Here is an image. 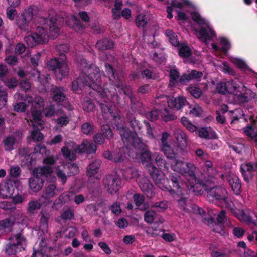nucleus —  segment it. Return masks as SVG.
Returning a JSON list of instances; mask_svg holds the SVG:
<instances>
[{"instance_id":"obj_1","label":"nucleus","mask_w":257,"mask_h":257,"mask_svg":"<svg viewBox=\"0 0 257 257\" xmlns=\"http://www.w3.org/2000/svg\"><path fill=\"white\" fill-rule=\"evenodd\" d=\"M173 8L178 9L176 10V19L181 25L188 20L189 13L191 14L192 20L199 26L198 28H196L195 25L193 27L194 34L206 45H208L209 41L216 37L212 25L208 19L200 15L196 7L189 0H172L171 6L167 7V18L169 19H172L173 17Z\"/></svg>"},{"instance_id":"obj_2","label":"nucleus","mask_w":257,"mask_h":257,"mask_svg":"<svg viewBox=\"0 0 257 257\" xmlns=\"http://www.w3.org/2000/svg\"><path fill=\"white\" fill-rule=\"evenodd\" d=\"M80 66L83 72L80 76L72 82V89L76 94H80L82 91H86L92 89L94 91L101 93L104 90L100 86L101 77L99 69H93L90 67L87 68V61L83 59L80 61Z\"/></svg>"},{"instance_id":"obj_3","label":"nucleus","mask_w":257,"mask_h":257,"mask_svg":"<svg viewBox=\"0 0 257 257\" xmlns=\"http://www.w3.org/2000/svg\"><path fill=\"white\" fill-rule=\"evenodd\" d=\"M85 66L87 68L90 67H92L93 69L96 68V67H95L94 65H93L91 63H90L88 61L87 65H85ZM105 67L106 72L109 75V80L110 82L111 85L112 87H108V85L106 84H103L102 86V79L104 80L106 78V77L103 75V72H102V75L101 76L100 71H99V73L101 77L100 86L103 89H104V90L101 93H100L98 91H96L97 93V94L102 95L105 94L107 95V92H111V90L114 88L116 91H118L119 95H125L127 96L131 95L132 93L131 88L128 86L123 85V76L122 74L121 73L114 72L111 65L108 63H105ZM97 68L99 69L98 67H97ZM99 71H100V70H99Z\"/></svg>"},{"instance_id":"obj_4","label":"nucleus","mask_w":257,"mask_h":257,"mask_svg":"<svg viewBox=\"0 0 257 257\" xmlns=\"http://www.w3.org/2000/svg\"><path fill=\"white\" fill-rule=\"evenodd\" d=\"M189 190L195 195H201L204 191L206 192L207 198L210 201L223 203L226 201L227 192L224 188L212 184L208 185L202 179H199L195 184L189 188Z\"/></svg>"},{"instance_id":"obj_5","label":"nucleus","mask_w":257,"mask_h":257,"mask_svg":"<svg viewBox=\"0 0 257 257\" xmlns=\"http://www.w3.org/2000/svg\"><path fill=\"white\" fill-rule=\"evenodd\" d=\"M101 100L99 102L102 112L104 114H108V117L111 120L112 124L119 131V134L122 139V133L130 134L131 131L124 126L125 118L120 115V112L116 108L114 102L111 99L114 97H100Z\"/></svg>"},{"instance_id":"obj_6","label":"nucleus","mask_w":257,"mask_h":257,"mask_svg":"<svg viewBox=\"0 0 257 257\" xmlns=\"http://www.w3.org/2000/svg\"><path fill=\"white\" fill-rule=\"evenodd\" d=\"M167 179L169 183H171L174 189H171L169 192L175 200L177 201L178 205L182 209H185L188 201V195L185 189H183V185L181 176L176 173L168 174Z\"/></svg>"},{"instance_id":"obj_7","label":"nucleus","mask_w":257,"mask_h":257,"mask_svg":"<svg viewBox=\"0 0 257 257\" xmlns=\"http://www.w3.org/2000/svg\"><path fill=\"white\" fill-rule=\"evenodd\" d=\"M172 169L176 172L180 174L187 175L189 177L188 179V184L187 185L188 189L191 188L192 186L199 180L195 174L196 166L191 163H187L182 161H180L176 159L172 160L171 162Z\"/></svg>"},{"instance_id":"obj_8","label":"nucleus","mask_w":257,"mask_h":257,"mask_svg":"<svg viewBox=\"0 0 257 257\" xmlns=\"http://www.w3.org/2000/svg\"><path fill=\"white\" fill-rule=\"evenodd\" d=\"M48 67L51 70H55L56 78L61 79L68 74V68L65 57L62 56L59 58H54L48 63Z\"/></svg>"},{"instance_id":"obj_9","label":"nucleus","mask_w":257,"mask_h":257,"mask_svg":"<svg viewBox=\"0 0 257 257\" xmlns=\"http://www.w3.org/2000/svg\"><path fill=\"white\" fill-rule=\"evenodd\" d=\"M47 31L43 26H38L35 32L25 38V41L30 47L38 44L45 43L48 41Z\"/></svg>"},{"instance_id":"obj_10","label":"nucleus","mask_w":257,"mask_h":257,"mask_svg":"<svg viewBox=\"0 0 257 257\" xmlns=\"http://www.w3.org/2000/svg\"><path fill=\"white\" fill-rule=\"evenodd\" d=\"M122 141L127 148L133 147L141 153L148 149V147L138 137L137 133L131 132L130 134L122 133Z\"/></svg>"},{"instance_id":"obj_11","label":"nucleus","mask_w":257,"mask_h":257,"mask_svg":"<svg viewBox=\"0 0 257 257\" xmlns=\"http://www.w3.org/2000/svg\"><path fill=\"white\" fill-rule=\"evenodd\" d=\"M102 182L108 192L111 194L117 192L121 185L120 178L118 176L112 174L106 175Z\"/></svg>"},{"instance_id":"obj_12","label":"nucleus","mask_w":257,"mask_h":257,"mask_svg":"<svg viewBox=\"0 0 257 257\" xmlns=\"http://www.w3.org/2000/svg\"><path fill=\"white\" fill-rule=\"evenodd\" d=\"M33 8L29 7L26 9L17 20L18 27L24 31H30L32 29L31 21L33 19Z\"/></svg>"},{"instance_id":"obj_13","label":"nucleus","mask_w":257,"mask_h":257,"mask_svg":"<svg viewBox=\"0 0 257 257\" xmlns=\"http://www.w3.org/2000/svg\"><path fill=\"white\" fill-rule=\"evenodd\" d=\"M11 242L7 245L6 252L9 255H15L18 252V246L26 244V238L22 235L21 233H18L10 238Z\"/></svg>"},{"instance_id":"obj_14","label":"nucleus","mask_w":257,"mask_h":257,"mask_svg":"<svg viewBox=\"0 0 257 257\" xmlns=\"http://www.w3.org/2000/svg\"><path fill=\"white\" fill-rule=\"evenodd\" d=\"M158 29L159 25L156 23H153L148 25L144 30L143 37L145 41L154 47L157 45L155 40V36L157 35Z\"/></svg>"},{"instance_id":"obj_15","label":"nucleus","mask_w":257,"mask_h":257,"mask_svg":"<svg viewBox=\"0 0 257 257\" xmlns=\"http://www.w3.org/2000/svg\"><path fill=\"white\" fill-rule=\"evenodd\" d=\"M240 170L245 181L248 182L253 177V172L257 170V162L242 164Z\"/></svg>"},{"instance_id":"obj_16","label":"nucleus","mask_w":257,"mask_h":257,"mask_svg":"<svg viewBox=\"0 0 257 257\" xmlns=\"http://www.w3.org/2000/svg\"><path fill=\"white\" fill-rule=\"evenodd\" d=\"M41 85L39 87V90L41 92L48 91L51 90L52 94L53 96H65V90L62 87H55L50 85L49 83L48 77H47L44 82H40Z\"/></svg>"},{"instance_id":"obj_17","label":"nucleus","mask_w":257,"mask_h":257,"mask_svg":"<svg viewBox=\"0 0 257 257\" xmlns=\"http://www.w3.org/2000/svg\"><path fill=\"white\" fill-rule=\"evenodd\" d=\"M218 45L215 43H212L211 46L213 52L216 55H220V52H224L226 54L227 51L230 48V43L228 39L224 37H220L218 38Z\"/></svg>"},{"instance_id":"obj_18","label":"nucleus","mask_w":257,"mask_h":257,"mask_svg":"<svg viewBox=\"0 0 257 257\" xmlns=\"http://www.w3.org/2000/svg\"><path fill=\"white\" fill-rule=\"evenodd\" d=\"M138 184L140 189L147 197L152 198L155 195L154 186L147 178L143 177L140 178Z\"/></svg>"},{"instance_id":"obj_19","label":"nucleus","mask_w":257,"mask_h":257,"mask_svg":"<svg viewBox=\"0 0 257 257\" xmlns=\"http://www.w3.org/2000/svg\"><path fill=\"white\" fill-rule=\"evenodd\" d=\"M40 23L45 25L49 22V30L50 36L54 38L56 37L60 33L59 21L55 18H51L50 21L48 19L43 18H40Z\"/></svg>"},{"instance_id":"obj_20","label":"nucleus","mask_w":257,"mask_h":257,"mask_svg":"<svg viewBox=\"0 0 257 257\" xmlns=\"http://www.w3.org/2000/svg\"><path fill=\"white\" fill-rule=\"evenodd\" d=\"M226 179L233 192L236 195L240 194L241 182L239 177L234 174H231L226 176Z\"/></svg>"},{"instance_id":"obj_21","label":"nucleus","mask_w":257,"mask_h":257,"mask_svg":"<svg viewBox=\"0 0 257 257\" xmlns=\"http://www.w3.org/2000/svg\"><path fill=\"white\" fill-rule=\"evenodd\" d=\"M167 103L168 106L172 108H175L176 110L181 109L185 106L187 101L186 97H168Z\"/></svg>"},{"instance_id":"obj_22","label":"nucleus","mask_w":257,"mask_h":257,"mask_svg":"<svg viewBox=\"0 0 257 257\" xmlns=\"http://www.w3.org/2000/svg\"><path fill=\"white\" fill-rule=\"evenodd\" d=\"M44 180L39 177L38 175L37 176L31 177L29 180V185L31 190L34 192L37 193L39 192L43 187Z\"/></svg>"},{"instance_id":"obj_23","label":"nucleus","mask_w":257,"mask_h":257,"mask_svg":"<svg viewBox=\"0 0 257 257\" xmlns=\"http://www.w3.org/2000/svg\"><path fill=\"white\" fill-rule=\"evenodd\" d=\"M15 191V187L12 182L7 183L0 186V196L3 199H7L12 197Z\"/></svg>"},{"instance_id":"obj_24","label":"nucleus","mask_w":257,"mask_h":257,"mask_svg":"<svg viewBox=\"0 0 257 257\" xmlns=\"http://www.w3.org/2000/svg\"><path fill=\"white\" fill-rule=\"evenodd\" d=\"M101 163L100 160L96 159L89 164L86 170V174L89 178L93 177L98 173Z\"/></svg>"},{"instance_id":"obj_25","label":"nucleus","mask_w":257,"mask_h":257,"mask_svg":"<svg viewBox=\"0 0 257 257\" xmlns=\"http://www.w3.org/2000/svg\"><path fill=\"white\" fill-rule=\"evenodd\" d=\"M230 117L231 118V124L238 123L240 120H242L243 122H246L248 121L243 111L240 109H235L234 110L230 111Z\"/></svg>"},{"instance_id":"obj_26","label":"nucleus","mask_w":257,"mask_h":257,"mask_svg":"<svg viewBox=\"0 0 257 257\" xmlns=\"http://www.w3.org/2000/svg\"><path fill=\"white\" fill-rule=\"evenodd\" d=\"M66 23L70 27L72 28L75 31L80 32L84 27L78 19L75 16H67L65 18Z\"/></svg>"},{"instance_id":"obj_27","label":"nucleus","mask_w":257,"mask_h":257,"mask_svg":"<svg viewBox=\"0 0 257 257\" xmlns=\"http://www.w3.org/2000/svg\"><path fill=\"white\" fill-rule=\"evenodd\" d=\"M202 169L204 172L209 177L215 178L217 174V171L210 160H205Z\"/></svg>"},{"instance_id":"obj_28","label":"nucleus","mask_w":257,"mask_h":257,"mask_svg":"<svg viewBox=\"0 0 257 257\" xmlns=\"http://www.w3.org/2000/svg\"><path fill=\"white\" fill-rule=\"evenodd\" d=\"M236 88V86L233 85L232 81H228L227 83L220 82L217 85V90L220 94H225L228 91L231 92Z\"/></svg>"},{"instance_id":"obj_29","label":"nucleus","mask_w":257,"mask_h":257,"mask_svg":"<svg viewBox=\"0 0 257 257\" xmlns=\"http://www.w3.org/2000/svg\"><path fill=\"white\" fill-rule=\"evenodd\" d=\"M202 76L201 72L192 70L190 73L183 74L179 79V83L184 84L192 79L200 78Z\"/></svg>"},{"instance_id":"obj_30","label":"nucleus","mask_w":257,"mask_h":257,"mask_svg":"<svg viewBox=\"0 0 257 257\" xmlns=\"http://www.w3.org/2000/svg\"><path fill=\"white\" fill-rule=\"evenodd\" d=\"M235 215L239 220L248 225L251 224H253V222L256 221V220H252L248 211H245L244 210H238L236 213Z\"/></svg>"},{"instance_id":"obj_31","label":"nucleus","mask_w":257,"mask_h":257,"mask_svg":"<svg viewBox=\"0 0 257 257\" xmlns=\"http://www.w3.org/2000/svg\"><path fill=\"white\" fill-rule=\"evenodd\" d=\"M174 136L180 147L186 148L187 146V136L185 132L181 130H177L174 133Z\"/></svg>"},{"instance_id":"obj_32","label":"nucleus","mask_w":257,"mask_h":257,"mask_svg":"<svg viewBox=\"0 0 257 257\" xmlns=\"http://www.w3.org/2000/svg\"><path fill=\"white\" fill-rule=\"evenodd\" d=\"M121 172L123 177L126 180L136 178L139 176L138 170L133 167L122 168L121 169Z\"/></svg>"},{"instance_id":"obj_33","label":"nucleus","mask_w":257,"mask_h":257,"mask_svg":"<svg viewBox=\"0 0 257 257\" xmlns=\"http://www.w3.org/2000/svg\"><path fill=\"white\" fill-rule=\"evenodd\" d=\"M57 195V188L55 184H49L46 187L42 197L46 200H49Z\"/></svg>"},{"instance_id":"obj_34","label":"nucleus","mask_w":257,"mask_h":257,"mask_svg":"<svg viewBox=\"0 0 257 257\" xmlns=\"http://www.w3.org/2000/svg\"><path fill=\"white\" fill-rule=\"evenodd\" d=\"M127 120L130 126L133 130V132L136 133V131H140L142 128V123L138 120L136 119L134 114L132 113H127Z\"/></svg>"},{"instance_id":"obj_35","label":"nucleus","mask_w":257,"mask_h":257,"mask_svg":"<svg viewBox=\"0 0 257 257\" xmlns=\"http://www.w3.org/2000/svg\"><path fill=\"white\" fill-rule=\"evenodd\" d=\"M140 158L142 164L145 167H147L153 164V159L151 154V152L149 149L141 152Z\"/></svg>"},{"instance_id":"obj_36","label":"nucleus","mask_w":257,"mask_h":257,"mask_svg":"<svg viewBox=\"0 0 257 257\" xmlns=\"http://www.w3.org/2000/svg\"><path fill=\"white\" fill-rule=\"evenodd\" d=\"M196 132V133H197L198 136L202 139H205L206 140L216 139L217 137L215 132H214L210 136L207 127H200L198 129L197 128V131Z\"/></svg>"},{"instance_id":"obj_37","label":"nucleus","mask_w":257,"mask_h":257,"mask_svg":"<svg viewBox=\"0 0 257 257\" xmlns=\"http://www.w3.org/2000/svg\"><path fill=\"white\" fill-rule=\"evenodd\" d=\"M170 81L169 86L173 87L178 85L179 83V74L176 68L171 69L169 71Z\"/></svg>"},{"instance_id":"obj_38","label":"nucleus","mask_w":257,"mask_h":257,"mask_svg":"<svg viewBox=\"0 0 257 257\" xmlns=\"http://www.w3.org/2000/svg\"><path fill=\"white\" fill-rule=\"evenodd\" d=\"M16 143V139L13 135L7 136L3 140L5 150L11 151L14 149V145Z\"/></svg>"},{"instance_id":"obj_39","label":"nucleus","mask_w":257,"mask_h":257,"mask_svg":"<svg viewBox=\"0 0 257 257\" xmlns=\"http://www.w3.org/2000/svg\"><path fill=\"white\" fill-rule=\"evenodd\" d=\"M139 97H130L131 104L132 110L136 112H141L144 110L143 104L140 100Z\"/></svg>"},{"instance_id":"obj_40","label":"nucleus","mask_w":257,"mask_h":257,"mask_svg":"<svg viewBox=\"0 0 257 257\" xmlns=\"http://www.w3.org/2000/svg\"><path fill=\"white\" fill-rule=\"evenodd\" d=\"M160 149L167 158L173 160L177 157V154L174 151L169 144L165 145V147L164 146L160 147Z\"/></svg>"},{"instance_id":"obj_41","label":"nucleus","mask_w":257,"mask_h":257,"mask_svg":"<svg viewBox=\"0 0 257 257\" xmlns=\"http://www.w3.org/2000/svg\"><path fill=\"white\" fill-rule=\"evenodd\" d=\"M65 171L69 176H74L79 172V167L74 163H68L65 165Z\"/></svg>"},{"instance_id":"obj_42","label":"nucleus","mask_w":257,"mask_h":257,"mask_svg":"<svg viewBox=\"0 0 257 257\" xmlns=\"http://www.w3.org/2000/svg\"><path fill=\"white\" fill-rule=\"evenodd\" d=\"M160 113L163 120L165 122L175 120L177 118L176 116L167 108L161 110Z\"/></svg>"},{"instance_id":"obj_43","label":"nucleus","mask_w":257,"mask_h":257,"mask_svg":"<svg viewBox=\"0 0 257 257\" xmlns=\"http://www.w3.org/2000/svg\"><path fill=\"white\" fill-rule=\"evenodd\" d=\"M125 157V154L124 152V149L119 148L113 152L112 161L116 163H120L123 161Z\"/></svg>"},{"instance_id":"obj_44","label":"nucleus","mask_w":257,"mask_h":257,"mask_svg":"<svg viewBox=\"0 0 257 257\" xmlns=\"http://www.w3.org/2000/svg\"><path fill=\"white\" fill-rule=\"evenodd\" d=\"M96 46L100 50H105L112 48L113 43L111 41L105 39L98 41L96 43Z\"/></svg>"},{"instance_id":"obj_45","label":"nucleus","mask_w":257,"mask_h":257,"mask_svg":"<svg viewBox=\"0 0 257 257\" xmlns=\"http://www.w3.org/2000/svg\"><path fill=\"white\" fill-rule=\"evenodd\" d=\"M229 60L230 62L234 64V65L238 68L244 71L248 69V66L244 60L240 58L233 57H230Z\"/></svg>"},{"instance_id":"obj_46","label":"nucleus","mask_w":257,"mask_h":257,"mask_svg":"<svg viewBox=\"0 0 257 257\" xmlns=\"http://www.w3.org/2000/svg\"><path fill=\"white\" fill-rule=\"evenodd\" d=\"M20 153L22 155L24 156V158L26 160V163L29 165H32L34 160L33 159L31 155L32 153L31 152V150L29 147H25L20 150Z\"/></svg>"},{"instance_id":"obj_47","label":"nucleus","mask_w":257,"mask_h":257,"mask_svg":"<svg viewBox=\"0 0 257 257\" xmlns=\"http://www.w3.org/2000/svg\"><path fill=\"white\" fill-rule=\"evenodd\" d=\"M42 206V204L38 201L32 200L28 204L27 211L30 214H34L36 211L39 210Z\"/></svg>"},{"instance_id":"obj_48","label":"nucleus","mask_w":257,"mask_h":257,"mask_svg":"<svg viewBox=\"0 0 257 257\" xmlns=\"http://www.w3.org/2000/svg\"><path fill=\"white\" fill-rule=\"evenodd\" d=\"M179 55L183 58L190 56L192 53L190 48L185 44H179Z\"/></svg>"},{"instance_id":"obj_49","label":"nucleus","mask_w":257,"mask_h":257,"mask_svg":"<svg viewBox=\"0 0 257 257\" xmlns=\"http://www.w3.org/2000/svg\"><path fill=\"white\" fill-rule=\"evenodd\" d=\"M165 34L172 45L174 46H179V44H180L177 36L173 31L171 30H167L165 32Z\"/></svg>"},{"instance_id":"obj_50","label":"nucleus","mask_w":257,"mask_h":257,"mask_svg":"<svg viewBox=\"0 0 257 257\" xmlns=\"http://www.w3.org/2000/svg\"><path fill=\"white\" fill-rule=\"evenodd\" d=\"M53 100L57 101L59 105L66 108L68 110L71 111L74 109V107L70 102L68 101L66 97H52Z\"/></svg>"},{"instance_id":"obj_51","label":"nucleus","mask_w":257,"mask_h":257,"mask_svg":"<svg viewBox=\"0 0 257 257\" xmlns=\"http://www.w3.org/2000/svg\"><path fill=\"white\" fill-rule=\"evenodd\" d=\"M61 152L63 156L66 159L73 161L76 158L75 152L69 149L67 146H65L62 147Z\"/></svg>"},{"instance_id":"obj_52","label":"nucleus","mask_w":257,"mask_h":257,"mask_svg":"<svg viewBox=\"0 0 257 257\" xmlns=\"http://www.w3.org/2000/svg\"><path fill=\"white\" fill-rule=\"evenodd\" d=\"M43 113L46 117H51L57 115V111L55 109L54 105H47L44 109Z\"/></svg>"},{"instance_id":"obj_53","label":"nucleus","mask_w":257,"mask_h":257,"mask_svg":"<svg viewBox=\"0 0 257 257\" xmlns=\"http://www.w3.org/2000/svg\"><path fill=\"white\" fill-rule=\"evenodd\" d=\"M243 132L248 138L257 142V132H254V128H252L251 126H249V124H248L244 128Z\"/></svg>"},{"instance_id":"obj_54","label":"nucleus","mask_w":257,"mask_h":257,"mask_svg":"<svg viewBox=\"0 0 257 257\" xmlns=\"http://www.w3.org/2000/svg\"><path fill=\"white\" fill-rule=\"evenodd\" d=\"M182 124L190 132L197 131V127L194 125L189 119L186 117H182L181 119Z\"/></svg>"},{"instance_id":"obj_55","label":"nucleus","mask_w":257,"mask_h":257,"mask_svg":"<svg viewBox=\"0 0 257 257\" xmlns=\"http://www.w3.org/2000/svg\"><path fill=\"white\" fill-rule=\"evenodd\" d=\"M15 223V220L12 218H6L0 221V230L9 229Z\"/></svg>"},{"instance_id":"obj_56","label":"nucleus","mask_w":257,"mask_h":257,"mask_svg":"<svg viewBox=\"0 0 257 257\" xmlns=\"http://www.w3.org/2000/svg\"><path fill=\"white\" fill-rule=\"evenodd\" d=\"M82 132L87 135H90L94 133V125L89 122H85L81 126Z\"/></svg>"},{"instance_id":"obj_57","label":"nucleus","mask_w":257,"mask_h":257,"mask_svg":"<svg viewBox=\"0 0 257 257\" xmlns=\"http://www.w3.org/2000/svg\"><path fill=\"white\" fill-rule=\"evenodd\" d=\"M136 23L138 27L144 28L147 24L146 16L143 14H138L136 18Z\"/></svg>"},{"instance_id":"obj_58","label":"nucleus","mask_w":257,"mask_h":257,"mask_svg":"<svg viewBox=\"0 0 257 257\" xmlns=\"http://www.w3.org/2000/svg\"><path fill=\"white\" fill-rule=\"evenodd\" d=\"M151 208H155L158 212H163L168 208L167 203L165 201L156 202L151 205Z\"/></svg>"},{"instance_id":"obj_59","label":"nucleus","mask_w":257,"mask_h":257,"mask_svg":"<svg viewBox=\"0 0 257 257\" xmlns=\"http://www.w3.org/2000/svg\"><path fill=\"white\" fill-rule=\"evenodd\" d=\"M101 130L103 133V135H104L107 139H110L113 137L112 130L109 125H102Z\"/></svg>"},{"instance_id":"obj_60","label":"nucleus","mask_w":257,"mask_h":257,"mask_svg":"<svg viewBox=\"0 0 257 257\" xmlns=\"http://www.w3.org/2000/svg\"><path fill=\"white\" fill-rule=\"evenodd\" d=\"M156 213L153 210H149L146 211L144 214V220L149 224H151L154 222L155 218Z\"/></svg>"},{"instance_id":"obj_61","label":"nucleus","mask_w":257,"mask_h":257,"mask_svg":"<svg viewBox=\"0 0 257 257\" xmlns=\"http://www.w3.org/2000/svg\"><path fill=\"white\" fill-rule=\"evenodd\" d=\"M228 218L226 216V211L225 210L221 211L217 216L216 222L217 223L225 225L227 224Z\"/></svg>"},{"instance_id":"obj_62","label":"nucleus","mask_w":257,"mask_h":257,"mask_svg":"<svg viewBox=\"0 0 257 257\" xmlns=\"http://www.w3.org/2000/svg\"><path fill=\"white\" fill-rule=\"evenodd\" d=\"M61 217L64 220H71L74 218V213L72 210L68 208L61 214Z\"/></svg>"},{"instance_id":"obj_63","label":"nucleus","mask_w":257,"mask_h":257,"mask_svg":"<svg viewBox=\"0 0 257 257\" xmlns=\"http://www.w3.org/2000/svg\"><path fill=\"white\" fill-rule=\"evenodd\" d=\"M228 146L230 149L239 154H242L245 148L244 145L242 143H237L234 145L229 144Z\"/></svg>"},{"instance_id":"obj_64","label":"nucleus","mask_w":257,"mask_h":257,"mask_svg":"<svg viewBox=\"0 0 257 257\" xmlns=\"http://www.w3.org/2000/svg\"><path fill=\"white\" fill-rule=\"evenodd\" d=\"M245 230L240 227H235L233 228L232 234L237 238H241L244 235Z\"/></svg>"}]
</instances>
